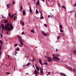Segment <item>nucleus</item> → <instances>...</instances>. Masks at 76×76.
I'll return each mask as SVG.
<instances>
[{"mask_svg":"<svg viewBox=\"0 0 76 76\" xmlns=\"http://www.w3.org/2000/svg\"><path fill=\"white\" fill-rule=\"evenodd\" d=\"M5 31H7V29L8 31H10V30L13 29V26L11 23H7V24H5Z\"/></svg>","mask_w":76,"mask_h":76,"instance_id":"nucleus-1","label":"nucleus"},{"mask_svg":"<svg viewBox=\"0 0 76 76\" xmlns=\"http://www.w3.org/2000/svg\"><path fill=\"white\" fill-rule=\"evenodd\" d=\"M53 56H55L53 57V60H60V58L57 57L59 56V55L57 54L55 55L53 54Z\"/></svg>","mask_w":76,"mask_h":76,"instance_id":"nucleus-2","label":"nucleus"},{"mask_svg":"<svg viewBox=\"0 0 76 76\" xmlns=\"http://www.w3.org/2000/svg\"><path fill=\"white\" fill-rule=\"evenodd\" d=\"M17 37L19 39V41H20V43L21 45H23V42H22V37H20L18 36H17Z\"/></svg>","mask_w":76,"mask_h":76,"instance_id":"nucleus-3","label":"nucleus"},{"mask_svg":"<svg viewBox=\"0 0 76 76\" xmlns=\"http://www.w3.org/2000/svg\"><path fill=\"white\" fill-rule=\"evenodd\" d=\"M34 73L35 76H37V75H38V74H39V73L35 69L34 70Z\"/></svg>","mask_w":76,"mask_h":76,"instance_id":"nucleus-4","label":"nucleus"},{"mask_svg":"<svg viewBox=\"0 0 76 76\" xmlns=\"http://www.w3.org/2000/svg\"><path fill=\"white\" fill-rule=\"evenodd\" d=\"M48 60L49 62H52L53 60L51 58L49 57L48 58Z\"/></svg>","mask_w":76,"mask_h":76,"instance_id":"nucleus-5","label":"nucleus"},{"mask_svg":"<svg viewBox=\"0 0 76 76\" xmlns=\"http://www.w3.org/2000/svg\"><path fill=\"white\" fill-rule=\"evenodd\" d=\"M40 75H43V69H42V68H40Z\"/></svg>","mask_w":76,"mask_h":76,"instance_id":"nucleus-6","label":"nucleus"},{"mask_svg":"<svg viewBox=\"0 0 76 76\" xmlns=\"http://www.w3.org/2000/svg\"><path fill=\"white\" fill-rule=\"evenodd\" d=\"M35 65L36 69H37V71H38V72H39V67H38V66H37V65L36 64H35Z\"/></svg>","mask_w":76,"mask_h":76,"instance_id":"nucleus-7","label":"nucleus"},{"mask_svg":"<svg viewBox=\"0 0 76 76\" xmlns=\"http://www.w3.org/2000/svg\"><path fill=\"white\" fill-rule=\"evenodd\" d=\"M40 19H44V17H43V16H42V13L40 12Z\"/></svg>","mask_w":76,"mask_h":76,"instance_id":"nucleus-8","label":"nucleus"},{"mask_svg":"<svg viewBox=\"0 0 76 76\" xmlns=\"http://www.w3.org/2000/svg\"><path fill=\"white\" fill-rule=\"evenodd\" d=\"M39 0H38L37 1V2L36 4V5H38V6H39L40 4H39Z\"/></svg>","mask_w":76,"mask_h":76,"instance_id":"nucleus-9","label":"nucleus"},{"mask_svg":"<svg viewBox=\"0 0 76 76\" xmlns=\"http://www.w3.org/2000/svg\"><path fill=\"white\" fill-rule=\"evenodd\" d=\"M41 33L42 34H43L44 35H45V36H47V34L45 33V32L44 31H41Z\"/></svg>","mask_w":76,"mask_h":76,"instance_id":"nucleus-10","label":"nucleus"},{"mask_svg":"<svg viewBox=\"0 0 76 76\" xmlns=\"http://www.w3.org/2000/svg\"><path fill=\"white\" fill-rule=\"evenodd\" d=\"M29 12H30L31 14H32V10H31V6H29Z\"/></svg>","mask_w":76,"mask_h":76,"instance_id":"nucleus-11","label":"nucleus"},{"mask_svg":"<svg viewBox=\"0 0 76 76\" xmlns=\"http://www.w3.org/2000/svg\"><path fill=\"white\" fill-rule=\"evenodd\" d=\"M23 15H26V13L25 12V11L24 10H23Z\"/></svg>","mask_w":76,"mask_h":76,"instance_id":"nucleus-12","label":"nucleus"},{"mask_svg":"<svg viewBox=\"0 0 76 76\" xmlns=\"http://www.w3.org/2000/svg\"><path fill=\"white\" fill-rule=\"evenodd\" d=\"M60 73L61 75H62V76H66V75L64 73H63L62 72H61Z\"/></svg>","mask_w":76,"mask_h":76,"instance_id":"nucleus-13","label":"nucleus"},{"mask_svg":"<svg viewBox=\"0 0 76 76\" xmlns=\"http://www.w3.org/2000/svg\"><path fill=\"white\" fill-rule=\"evenodd\" d=\"M59 28H60V29H63V27H62V26H61V25H59Z\"/></svg>","mask_w":76,"mask_h":76,"instance_id":"nucleus-14","label":"nucleus"},{"mask_svg":"<svg viewBox=\"0 0 76 76\" xmlns=\"http://www.w3.org/2000/svg\"><path fill=\"white\" fill-rule=\"evenodd\" d=\"M39 62L40 64H41V65H42V61L41 60L39 59Z\"/></svg>","mask_w":76,"mask_h":76,"instance_id":"nucleus-15","label":"nucleus"},{"mask_svg":"<svg viewBox=\"0 0 76 76\" xmlns=\"http://www.w3.org/2000/svg\"><path fill=\"white\" fill-rule=\"evenodd\" d=\"M10 4H8L7 5V7H8V8H10Z\"/></svg>","mask_w":76,"mask_h":76,"instance_id":"nucleus-16","label":"nucleus"},{"mask_svg":"<svg viewBox=\"0 0 76 76\" xmlns=\"http://www.w3.org/2000/svg\"><path fill=\"white\" fill-rule=\"evenodd\" d=\"M1 25L2 26V28H4V24H1Z\"/></svg>","mask_w":76,"mask_h":76,"instance_id":"nucleus-17","label":"nucleus"},{"mask_svg":"<svg viewBox=\"0 0 76 76\" xmlns=\"http://www.w3.org/2000/svg\"><path fill=\"white\" fill-rule=\"evenodd\" d=\"M62 7L63 9H64V10H66V8L64 6H62Z\"/></svg>","mask_w":76,"mask_h":76,"instance_id":"nucleus-18","label":"nucleus"},{"mask_svg":"<svg viewBox=\"0 0 76 76\" xmlns=\"http://www.w3.org/2000/svg\"><path fill=\"white\" fill-rule=\"evenodd\" d=\"M14 20H16L17 19V17L16 16H15L14 17Z\"/></svg>","mask_w":76,"mask_h":76,"instance_id":"nucleus-19","label":"nucleus"},{"mask_svg":"<svg viewBox=\"0 0 76 76\" xmlns=\"http://www.w3.org/2000/svg\"><path fill=\"white\" fill-rule=\"evenodd\" d=\"M72 72H75V68H72Z\"/></svg>","mask_w":76,"mask_h":76,"instance_id":"nucleus-20","label":"nucleus"},{"mask_svg":"<svg viewBox=\"0 0 76 76\" xmlns=\"http://www.w3.org/2000/svg\"><path fill=\"white\" fill-rule=\"evenodd\" d=\"M33 61H36V58H33Z\"/></svg>","mask_w":76,"mask_h":76,"instance_id":"nucleus-21","label":"nucleus"},{"mask_svg":"<svg viewBox=\"0 0 76 76\" xmlns=\"http://www.w3.org/2000/svg\"><path fill=\"white\" fill-rule=\"evenodd\" d=\"M19 48H17L16 49V51H19Z\"/></svg>","mask_w":76,"mask_h":76,"instance_id":"nucleus-22","label":"nucleus"},{"mask_svg":"<svg viewBox=\"0 0 76 76\" xmlns=\"http://www.w3.org/2000/svg\"><path fill=\"white\" fill-rule=\"evenodd\" d=\"M13 2L12 3V4H15L16 2L15 1H13Z\"/></svg>","mask_w":76,"mask_h":76,"instance_id":"nucleus-23","label":"nucleus"},{"mask_svg":"<svg viewBox=\"0 0 76 76\" xmlns=\"http://www.w3.org/2000/svg\"><path fill=\"white\" fill-rule=\"evenodd\" d=\"M73 53L75 54V55H76V51H74L73 52Z\"/></svg>","mask_w":76,"mask_h":76,"instance_id":"nucleus-24","label":"nucleus"},{"mask_svg":"<svg viewBox=\"0 0 76 76\" xmlns=\"http://www.w3.org/2000/svg\"><path fill=\"white\" fill-rule=\"evenodd\" d=\"M8 22V20H4V22L5 23H7Z\"/></svg>","mask_w":76,"mask_h":76,"instance_id":"nucleus-25","label":"nucleus"},{"mask_svg":"<svg viewBox=\"0 0 76 76\" xmlns=\"http://www.w3.org/2000/svg\"><path fill=\"white\" fill-rule=\"evenodd\" d=\"M31 32H32L33 33H34V30L32 29L31 30Z\"/></svg>","mask_w":76,"mask_h":76,"instance_id":"nucleus-26","label":"nucleus"},{"mask_svg":"<svg viewBox=\"0 0 76 76\" xmlns=\"http://www.w3.org/2000/svg\"><path fill=\"white\" fill-rule=\"evenodd\" d=\"M22 24L23 26H24V25H25V24H24V23H23V22H22Z\"/></svg>","mask_w":76,"mask_h":76,"instance_id":"nucleus-27","label":"nucleus"},{"mask_svg":"<svg viewBox=\"0 0 76 76\" xmlns=\"http://www.w3.org/2000/svg\"><path fill=\"white\" fill-rule=\"evenodd\" d=\"M69 69L71 71H72V68L71 67H70L69 68Z\"/></svg>","mask_w":76,"mask_h":76,"instance_id":"nucleus-28","label":"nucleus"},{"mask_svg":"<svg viewBox=\"0 0 76 76\" xmlns=\"http://www.w3.org/2000/svg\"><path fill=\"white\" fill-rule=\"evenodd\" d=\"M11 73L9 72H7V73H6V74H7V75H9V74H10Z\"/></svg>","mask_w":76,"mask_h":76,"instance_id":"nucleus-29","label":"nucleus"},{"mask_svg":"<svg viewBox=\"0 0 76 76\" xmlns=\"http://www.w3.org/2000/svg\"><path fill=\"white\" fill-rule=\"evenodd\" d=\"M13 14L12 15V16L10 17V18H13Z\"/></svg>","mask_w":76,"mask_h":76,"instance_id":"nucleus-30","label":"nucleus"},{"mask_svg":"<svg viewBox=\"0 0 76 76\" xmlns=\"http://www.w3.org/2000/svg\"><path fill=\"white\" fill-rule=\"evenodd\" d=\"M23 9V7H22V6H21L20 7V10H22Z\"/></svg>","mask_w":76,"mask_h":76,"instance_id":"nucleus-31","label":"nucleus"},{"mask_svg":"<svg viewBox=\"0 0 76 76\" xmlns=\"http://www.w3.org/2000/svg\"><path fill=\"white\" fill-rule=\"evenodd\" d=\"M0 35H1V37L3 38V35L1 34Z\"/></svg>","mask_w":76,"mask_h":76,"instance_id":"nucleus-32","label":"nucleus"},{"mask_svg":"<svg viewBox=\"0 0 76 76\" xmlns=\"http://www.w3.org/2000/svg\"><path fill=\"white\" fill-rule=\"evenodd\" d=\"M25 34V32L24 31L22 32L21 33L22 35H23V34Z\"/></svg>","mask_w":76,"mask_h":76,"instance_id":"nucleus-33","label":"nucleus"},{"mask_svg":"<svg viewBox=\"0 0 76 76\" xmlns=\"http://www.w3.org/2000/svg\"><path fill=\"white\" fill-rule=\"evenodd\" d=\"M19 46H20V47H23V45H18Z\"/></svg>","mask_w":76,"mask_h":76,"instance_id":"nucleus-34","label":"nucleus"},{"mask_svg":"<svg viewBox=\"0 0 76 76\" xmlns=\"http://www.w3.org/2000/svg\"><path fill=\"white\" fill-rule=\"evenodd\" d=\"M18 45V44H16L14 45V47H16L17 45Z\"/></svg>","mask_w":76,"mask_h":76,"instance_id":"nucleus-35","label":"nucleus"},{"mask_svg":"<svg viewBox=\"0 0 76 76\" xmlns=\"http://www.w3.org/2000/svg\"><path fill=\"white\" fill-rule=\"evenodd\" d=\"M60 32H63V30H60Z\"/></svg>","mask_w":76,"mask_h":76,"instance_id":"nucleus-36","label":"nucleus"},{"mask_svg":"<svg viewBox=\"0 0 76 76\" xmlns=\"http://www.w3.org/2000/svg\"><path fill=\"white\" fill-rule=\"evenodd\" d=\"M44 25L45 26V27H47V24H44Z\"/></svg>","mask_w":76,"mask_h":76,"instance_id":"nucleus-37","label":"nucleus"},{"mask_svg":"<svg viewBox=\"0 0 76 76\" xmlns=\"http://www.w3.org/2000/svg\"><path fill=\"white\" fill-rule=\"evenodd\" d=\"M75 18H76V12L75 13Z\"/></svg>","mask_w":76,"mask_h":76,"instance_id":"nucleus-38","label":"nucleus"},{"mask_svg":"<svg viewBox=\"0 0 76 76\" xmlns=\"http://www.w3.org/2000/svg\"><path fill=\"white\" fill-rule=\"evenodd\" d=\"M59 38H60V37H59V36H58L57 37V39H59Z\"/></svg>","mask_w":76,"mask_h":76,"instance_id":"nucleus-39","label":"nucleus"},{"mask_svg":"<svg viewBox=\"0 0 76 76\" xmlns=\"http://www.w3.org/2000/svg\"><path fill=\"white\" fill-rule=\"evenodd\" d=\"M36 13H39V12H38V11H36Z\"/></svg>","mask_w":76,"mask_h":76,"instance_id":"nucleus-40","label":"nucleus"},{"mask_svg":"<svg viewBox=\"0 0 76 76\" xmlns=\"http://www.w3.org/2000/svg\"><path fill=\"white\" fill-rule=\"evenodd\" d=\"M0 42L1 44H3V42H2V41L1 40H0Z\"/></svg>","mask_w":76,"mask_h":76,"instance_id":"nucleus-41","label":"nucleus"},{"mask_svg":"<svg viewBox=\"0 0 76 76\" xmlns=\"http://www.w3.org/2000/svg\"><path fill=\"white\" fill-rule=\"evenodd\" d=\"M45 65H47V63L45 62Z\"/></svg>","mask_w":76,"mask_h":76,"instance_id":"nucleus-42","label":"nucleus"},{"mask_svg":"<svg viewBox=\"0 0 76 76\" xmlns=\"http://www.w3.org/2000/svg\"><path fill=\"white\" fill-rule=\"evenodd\" d=\"M9 16L10 18V17H11V15H10V13H9Z\"/></svg>","mask_w":76,"mask_h":76,"instance_id":"nucleus-43","label":"nucleus"},{"mask_svg":"<svg viewBox=\"0 0 76 76\" xmlns=\"http://www.w3.org/2000/svg\"><path fill=\"white\" fill-rule=\"evenodd\" d=\"M30 63H28L27 64V66H28L29 65Z\"/></svg>","mask_w":76,"mask_h":76,"instance_id":"nucleus-44","label":"nucleus"},{"mask_svg":"<svg viewBox=\"0 0 76 76\" xmlns=\"http://www.w3.org/2000/svg\"><path fill=\"white\" fill-rule=\"evenodd\" d=\"M1 49V46H0V50Z\"/></svg>","mask_w":76,"mask_h":76,"instance_id":"nucleus-45","label":"nucleus"},{"mask_svg":"<svg viewBox=\"0 0 76 76\" xmlns=\"http://www.w3.org/2000/svg\"><path fill=\"white\" fill-rule=\"evenodd\" d=\"M43 2H45V0H41Z\"/></svg>","mask_w":76,"mask_h":76,"instance_id":"nucleus-46","label":"nucleus"},{"mask_svg":"<svg viewBox=\"0 0 76 76\" xmlns=\"http://www.w3.org/2000/svg\"><path fill=\"white\" fill-rule=\"evenodd\" d=\"M56 52H57V51H58V49H56Z\"/></svg>","mask_w":76,"mask_h":76,"instance_id":"nucleus-47","label":"nucleus"},{"mask_svg":"<svg viewBox=\"0 0 76 76\" xmlns=\"http://www.w3.org/2000/svg\"><path fill=\"white\" fill-rule=\"evenodd\" d=\"M2 28V30H4V28Z\"/></svg>","mask_w":76,"mask_h":76,"instance_id":"nucleus-48","label":"nucleus"},{"mask_svg":"<svg viewBox=\"0 0 76 76\" xmlns=\"http://www.w3.org/2000/svg\"><path fill=\"white\" fill-rule=\"evenodd\" d=\"M74 6H76V3L75 4H74Z\"/></svg>","mask_w":76,"mask_h":76,"instance_id":"nucleus-49","label":"nucleus"},{"mask_svg":"<svg viewBox=\"0 0 76 76\" xmlns=\"http://www.w3.org/2000/svg\"><path fill=\"white\" fill-rule=\"evenodd\" d=\"M48 73H49L48 74H49V75H50V72H48Z\"/></svg>","mask_w":76,"mask_h":76,"instance_id":"nucleus-50","label":"nucleus"},{"mask_svg":"<svg viewBox=\"0 0 76 76\" xmlns=\"http://www.w3.org/2000/svg\"><path fill=\"white\" fill-rule=\"evenodd\" d=\"M22 10H20V12H22Z\"/></svg>","mask_w":76,"mask_h":76,"instance_id":"nucleus-51","label":"nucleus"},{"mask_svg":"<svg viewBox=\"0 0 76 76\" xmlns=\"http://www.w3.org/2000/svg\"><path fill=\"white\" fill-rule=\"evenodd\" d=\"M6 34H8V32L7 31Z\"/></svg>","mask_w":76,"mask_h":76,"instance_id":"nucleus-52","label":"nucleus"},{"mask_svg":"<svg viewBox=\"0 0 76 76\" xmlns=\"http://www.w3.org/2000/svg\"><path fill=\"white\" fill-rule=\"evenodd\" d=\"M2 18H4L5 17H4L2 16Z\"/></svg>","mask_w":76,"mask_h":76,"instance_id":"nucleus-53","label":"nucleus"},{"mask_svg":"<svg viewBox=\"0 0 76 76\" xmlns=\"http://www.w3.org/2000/svg\"><path fill=\"white\" fill-rule=\"evenodd\" d=\"M15 53H16V54H18V52H15Z\"/></svg>","mask_w":76,"mask_h":76,"instance_id":"nucleus-54","label":"nucleus"},{"mask_svg":"<svg viewBox=\"0 0 76 76\" xmlns=\"http://www.w3.org/2000/svg\"><path fill=\"white\" fill-rule=\"evenodd\" d=\"M52 17H53V16L51 15V16L50 17V18H52Z\"/></svg>","mask_w":76,"mask_h":76,"instance_id":"nucleus-55","label":"nucleus"},{"mask_svg":"<svg viewBox=\"0 0 76 76\" xmlns=\"http://www.w3.org/2000/svg\"><path fill=\"white\" fill-rule=\"evenodd\" d=\"M6 39V41H7V39Z\"/></svg>","mask_w":76,"mask_h":76,"instance_id":"nucleus-56","label":"nucleus"},{"mask_svg":"<svg viewBox=\"0 0 76 76\" xmlns=\"http://www.w3.org/2000/svg\"><path fill=\"white\" fill-rule=\"evenodd\" d=\"M16 15V13L15 14H14V16H15Z\"/></svg>","mask_w":76,"mask_h":76,"instance_id":"nucleus-57","label":"nucleus"},{"mask_svg":"<svg viewBox=\"0 0 76 76\" xmlns=\"http://www.w3.org/2000/svg\"><path fill=\"white\" fill-rule=\"evenodd\" d=\"M4 31V30H2L1 31L2 32H3V31Z\"/></svg>","mask_w":76,"mask_h":76,"instance_id":"nucleus-58","label":"nucleus"},{"mask_svg":"<svg viewBox=\"0 0 76 76\" xmlns=\"http://www.w3.org/2000/svg\"><path fill=\"white\" fill-rule=\"evenodd\" d=\"M48 18H50V15H48Z\"/></svg>","mask_w":76,"mask_h":76,"instance_id":"nucleus-59","label":"nucleus"},{"mask_svg":"<svg viewBox=\"0 0 76 76\" xmlns=\"http://www.w3.org/2000/svg\"><path fill=\"white\" fill-rule=\"evenodd\" d=\"M37 11H38V10H37V9H36V12H37Z\"/></svg>","mask_w":76,"mask_h":76,"instance_id":"nucleus-60","label":"nucleus"},{"mask_svg":"<svg viewBox=\"0 0 76 76\" xmlns=\"http://www.w3.org/2000/svg\"><path fill=\"white\" fill-rule=\"evenodd\" d=\"M27 66V65H24V66Z\"/></svg>","mask_w":76,"mask_h":76,"instance_id":"nucleus-61","label":"nucleus"},{"mask_svg":"<svg viewBox=\"0 0 76 76\" xmlns=\"http://www.w3.org/2000/svg\"><path fill=\"white\" fill-rule=\"evenodd\" d=\"M47 76H48V75H49V74H47Z\"/></svg>","mask_w":76,"mask_h":76,"instance_id":"nucleus-62","label":"nucleus"},{"mask_svg":"<svg viewBox=\"0 0 76 76\" xmlns=\"http://www.w3.org/2000/svg\"><path fill=\"white\" fill-rule=\"evenodd\" d=\"M3 31H1V34H3Z\"/></svg>","mask_w":76,"mask_h":76,"instance_id":"nucleus-63","label":"nucleus"},{"mask_svg":"<svg viewBox=\"0 0 76 76\" xmlns=\"http://www.w3.org/2000/svg\"><path fill=\"white\" fill-rule=\"evenodd\" d=\"M15 56H16V53H15Z\"/></svg>","mask_w":76,"mask_h":76,"instance_id":"nucleus-64","label":"nucleus"}]
</instances>
